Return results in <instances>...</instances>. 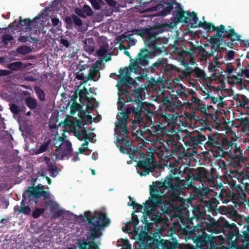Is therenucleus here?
<instances>
[{"instance_id":"obj_52","label":"nucleus","mask_w":249,"mask_h":249,"mask_svg":"<svg viewBox=\"0 0 249 249\" xmlns=\"http://www.w3.org/2000/svg\"><path fill=\"white\" fill-rule=\"evenodd\" d=\"M234 71H235V70L232 64L231 63H228L224 70V71L228 74H230Z\"/></svg>"},{"instance_id":"obj_33","label":"nucleus","mask_w":249,"mask_h":249,"mask_svg":"<svg viewBox=\"0 0 249 249\" xmlns=\"http://www.w3.org/2000/svg\"><path fill=\"white\" fill-rule=\"evenodd\" d=\"M228 78L229 79V83L230 84H239L242 87L243 86L244 87L246 86V84L243 81V79L240 77H238V76L232 75L231 76H228Z\"/></svg>"},{"instance_id":"obj_23","label":"nucleus","mask_w":249,"mask_h":249,"mask_svg":"<svg viewBox=\"0 0 249 249\" xmlns=\"http://www.w3.org/2000/svg\"><path fill=\"white\" fill-rule=\"evenodd\" d=\"M206 135L208 137V141H206L205 143V146L210 148H217L218 149L220 143L221 134L218 133H211L209 132L208 134H206Z\"/></svg>"},{"instance_id":"obj_17","label":"nucleus","mask_w":249,"mask_h":249,"mask_svg":"<svg viewBox=\"0 0 249 249\" xmlns=\"http://www.w3.org/2000/svg\"><path fill=\"white\" fill-rule=\"evenodd\" d=\"M240 37L241 36L236 33L234 29H231L226 36V38L229 39L230 41H224V44L230 48L233 49L234 46L237 45L235 41H238L242 43L244 46L249 47V40H244L240 39Z\"/></svg>"},{"instance_id":"obj_39","label":"nucleus","mask_w":249,"mask_h":249,"mask_svg":"<svg viewBox=\"0 0 249 249\" xmlns=\"http://www.w3.org/2000/svg\"><path fill=\"white\" fill-rule=\"evenodd\" d=\"M48 171L50 173V175L53 178L56 177L58 173V169L56 166H54L53 164H48Z\"/></svg>"},{"instance_id":"obj_11","label":"nucleus","mask_w":249,"mask_h":249,"mask_svg":"<svg viewBox=\"0 0 249 249\" xmlns=\"http://www.w3.org/2000/svg\"><path fill=\"white\" fill-rule=\"evenodd\" d=\"M208 228L213 232L219 233L225 230L229 231L232 236L238 237L239 231L235 223L230 224L226 219L222 216L216 221L214 218H211Z\"/></svg>"},{"instance_id":"obj_25","label":"nucleus","mask_w":249,"mask_h":249,"mask_svg":"<svg viewBox=\"0 0 249 249\" xmlns=\"http://www.w3.org/2000/svg\"><path fill=\"white\" fill-rule=\"evenodd\" d=\"M141 156L142 160H140L137 164V166L140 169H154L151 167V164L153 166L156 165V162L154 158L151 156L145 157L143 154V156Z\"/></svg>"},{"instance_id":"obj_7","label":"nucleus","mask_w":249,"mask_h":249,"mask_svg":"<svg viewBox=\"0 0 249 249\" xmlns=\"http://www.w3.org/2000/svg\"><path fill=\"white\" fill-rule=\"evenodd\" d=\"M246 180L249 181V176L247 174H237L236 175L228 180V184L232 190L236 193H234L230 190L228 191H221L219 197L223 203L228 204L231 202L233 204L237 203V200L239 198L242 200H245L247 195L243 189L244 184L246 183Z\"/></svg>"},{"instance_id":"obj_2","label":"nucleus","mask_w":249,"mask_h":249,"mask_svg":"<svg viewBox=\"0 0 249 249\" xmlns=\"http://www.w3.org/2000/svg\"><path fill=\"white\" fill-rule=\"evenodd\" d=\"M120 107L121 109L119 114L121 117L115 123V126L118 130H120L119 132L126 137L128 133L126 121L131 112L134 117L135 124H139L140 125H144L148 136H154L156 134H162L165 130V128L160 122L152 121L153 112L145 104L143 106L142 103L134 104V103L131 102L128 107H124L122 106Z\"/></svg>"},{"instance_id":"obj_59","label":"nucleus","mask_w":249,"mask_h":249,"mask_svg":"<svg viewBox=\"0 0 249 249\" xmlns=\"http://www.w3.org/2000/svg\"><path fill=\"white\" fill-rule=\"evenodd\" d=\"M125 102L123 98H121V97H119V101L117 102L118 108L119 110L121 111V108L120 107L122 106H124V107H125Z\"/></svg>"},{"instance_id":"obj_32","label":"nucleus","mask_w":249,"mask_h":249,"mask_svg":"<svg viewBox=\"0 0 249 249\" xmlns=\"http://www.w3.org/2000/svg\"><path fill=\"white\" fill-rule=\"evenodd\" d=\"M25 102L26 105L31 109L34 110L37 108V100L32 97H27L25 98Z\"/></svg>"},{"instance_id":"obj_44","label":"nucleus","mask_w":249,"mask_h":249,"mask_svg":"<svg viewBox=\"0 0 249 249\" xmlns=\"http://www.w3.org/2000/svg\"><path fill=\"white\" fill-rule=\"evenodd\" d=\"M92 7L95 10H99L101 8L100 4L104 3L103 0H89Z\"/></svg>"},{"instance_id":"obj_48","label":"nucleus","mask_w":249,"mask_h":249,"mask_svg":"<svg viewBox=\"0 0 249 249\" xmlns=\"http://www.w3.org/2000/svg\"><path fill=\"white\" fill-rule=\"evenodd\" d=\"M2 41L6 45H8V42L13 40L14 37L12 36L7 34L3 35L2 37Z\"/></svg>"},{"instance_id":"obj_20","label":"nucleus","mask_w":249,"mask_h":249,"mask_svg":"<svg viewBox=\"0 0 249 249\" xmlns=\"http://www.w3.org/2000/svg\"><path fill=\"white\" fill-rule=\"evenodd\" d=\"M177 0H161V3L158 4L157 7L160 9L162 8V10L160 12V15L162 16H165L169 14L171 11L173 9V5L174 3H176L177 5L176 10L174 14V17L177 10L178 2H176ZM178 4H180L179 3Z\"/></svg>"},{"instance_id":"obj_28","label":"nucleus","mask_w":249,"mask_h":249,"mask_svg":"<svg viewBox=\"0 0 249 249\" xmlns=\"http://www.w3.org/2000/svg\"><path fill=\"white\" fill-rule=\"evenodd\" d=\"M19 19L20 22L19 24H17V20H15L14 22L11 23V27L15 30L18 29L19 27H22L23 26H26V28L27 29H31L33 22V21L31 19L28 18L22 19L21 17L20 16L19 17Z\"/></svg>"},{"instance_id":"obj_8","label":"nucleus","mask_w":249,"mask_h":249,"mask_svg":"<svg viewBox=\"0 0 249 249\" xmlns=\"http://www.w3.org/2000/svg\"><path fill=\"white\" fill-rule=\"evenodd\" d=\"M198 197L201 200V204H196L192 208V220L195 219L197 221H201L203 216L206 214L207 211L212 212L214 211L219 203L218 201L214 197H212L208 200L205 199L208 197L206 191H200Z\"/></svg>"},{"instance_id":"obj_51","label":"nucleus","mask_w":249,"mask_h":249,"mask_svg":"<svg viewBox=\"0 0 249 249\" xmlns=\"http://www.w3.org/2000/svg\"><path fill=\"white\" fill-rule=\"evenodd\" d=\"M10 108L11 112L15 114H18L20 113L19 107L15 104H11Z\"/></svg>"},{"instance_id":"obj_1","label":"nucleus","mask_w":249,"mask_h":249,"mask_svg":"<svg viewBox=\"0 0 249 249\" xmlns=\"http://www.w3.org/2000/svg\"><path fill=\"white\" fill-rule=\"evenodd\" d=\"M208 171L203 167H199L194 174L190 169L181 172L175 168L170 170L168 176L164 178L162 182H156L151 189V198L157 202L161 203L160 196L162 194L160 187L164 186L166 196L173 202H183L184 199L180 196L183 190L193 186V181H205L208 178Z\"/></svg>"},{"instance_id":"obj_36","label":"nucleus","mask_w":249,"mask_h":249,"mask_svg":"<svg viewBox=\"0 0 249 249\" xmlns=\"http://www.w3.org/2000/svg\"><path fill=\"white\" fill-rule=\"evenodd\" d=\"M99 71L97 66L91 67L89 69V73L88 75V79L94 80V77L97 75Z\"/></svg>"},{"instance_id":"obj_9","label":"nucleus","mask_w":249,"mask_h":249,"mask_svg":"<svg viewBox=\"0 0 249 249\" xmlns=\"http://www.w3.org/2000/svg\"><path fill=\"white\" fill-rule=\"evenodd\" d=\"M147 50L149 52L148 63L145 66V69L143 70L145 73H144L142 76L144 74L146 75L148 72L151 73H156L158 75H160V74H162L163 75L165 74H172L174 72L176 71L181 72H183V71L179 68L172 64H168L167 59L163 58H158L151 66L147 68V66L148 65L149 59L151 55V52L149 50ZM142 67L144 68V66H142Z\"/></svg>"},{"instance_id":"obj_26","label":"nucleus","mask_w":249,"mask_h":249,"mask_svg":"<svg viewBox=\"0 0 249 249\" xmlns=\"http://www.w3.org/2000/svg\"><path fill=\"white\" fill-rule=\"evenodd\" d=\"M191 107L194 104L196 109L200 110L203 114L207 113V108L204 104L200 103V100L195 96L191 97L190 102L187 101L186 102Z\"/></svg>"},{"instance_id":"obj_64","label":"nucleus","mask_w":249,"mask_h":249,"mask_svg":"<svg viewBox=\"0 0 249 249\" xmlns=\"http://www.w3.org/2000/svg\"><path fill=\"white\" fill-rule=\"evenodd\" d=\"M25 79L26 80L30 82H35L37 80V79L33 75H28L25 76Z\"/></svg>"},{"instance_id":"obj_6","label":"nucleus","mask_w":249,"mask_h":249,"mask_svg":"<svg viewBox=\"0 0 249 249\" xmlns=\"http://www.w3.org/2000/svg\"><path fill=\"white\" fill-rule=\"evenodd\" d=\"M90 214V211H86L84 213V216L88 222V229L90 232V238L92 240L87 241L85 237L78 239L79 249H90V247L93 248L96 246L97 244L94 240L102 235L101 229L108 226L110 223L106 214L102 212L95 211L92 216Z\"/></svg>"},{"instance_id":"obj_61","label":"nucleus","mask_w":249,"mask_h":249,"mask_svg":"<svg viewBox=\"0 0 249 249\" xmlns=\"http://www.w3.org/2000/svg\"><path fill=\"white\" fill-rule=\"evenodd\" d=\"M88 93V92L87 89L85 87H84L83 89L82 90H80L78 92L79 98H82L83 95H87Z\"/></svg>"},{"instance_id":"obj_43","label":"nucleus","mask_w":249,"mask_h":249,"mask_svg":"<svg viewBox=\"0 0 249 249\" xmlns=\"http://www.w3.org/2000/svg\"><path fill=\"white\" fill-rule=\"evenodd\" d=\"M80 107V105L76 101H74V103H72L71 106L70 114L72 115H74Z\"/></svg>"},{"instance_id":"obj_37","label":"nucleus","mask_w":249,"mask_h":249,"mask_svg":"<svg viewBox=\"0 0 249 249\" xmlns=\"http://www.w3.org/2000/svg\"><path fill=\"white\" fill-rule=\"evenodd\" d=\"M16 51L20 54L25 55L31 53L32 49L29 46L26 45L21 46L17 49Z\"/></svg>"},{"instance_id":"obj_42","label":"nucleus","mask_w":249,"mask_h":249,"mask_svg":"<svg viewBox=\"0 0 249 249\" xmlns=\"http://www.w3.org/2000/svg\"><path fill=\"white\" fill-rule=\"evenodd\" d=\"M245 225H244V227L246 228V230L243 231V237H244L245 239H246L248 237V235L249 233V217H246L245 218Z\"/></svg>"},{"instance_id":"obj_21","label":"nucleus","mask_w":249,"mask_h":249,"mask_svg":"<svg viewBox=\"0 0 249 249\" xmlns=\"http://www.w3.org/2000/svg\"><path fill=\"white\" fill-rule=\"evenodd\" d=\"M152 249H177V242H171L163 239L159 240L155 239L151 246Z\"/></svg>"},{"instance_id":"obj_16","label":"nucleus","mask_w":249,"mask_h":249,"mask_svg":"<svg viewBox=\"0 0 249 249\" xmlns=\"http://www.w3.org/2000/svg\"><path fill=\"white\" fill-rule=\"evenodd\" d=\"M73 149L71 142L66 140L57 147L55 151V159L63 160L65 157L69 158L72 155Z\"/></svg>"},{"instance_id":"obj_50","label":"nucleus","mask_w":249,"mask_h":249,"mask_svg":"<svg viewBox=\"0 0 249 249\" xmlns=\"http://www.w3.org/2000/svg\"><path fill=\"white\" fill-rule=\"evenodd\" d=\"M79 117L82 120L83 122H84L86 124L88 122L90 121V123L92 122V116L90 115H86L84 116H82L80 112H79L78 114Z\"/></svg>"},{"instance_id":"obj_12","label":"nucleus","mask_w":249,"mask_h":249,"mask_svg":"<svg viewBox=\"0 0 249 249\" xmlns=\"http://www.w3.org/2000/svg\"><path fill=\"white\" fill-rule=\"evenodd\" d=\"M194 242L196 244V247H192L191 249H233L229 245L228 248L224 246L219 247L214 241L213 236L208 235L205 232H202L193 238Z\"/></svg>"},{"instance_id":"obj_46","label":"nucleus","mask_w":249,"mask_h":249,"mask_svg":"<svg viewBox=\"0 0 249 249\" xmlns=\"http://www.w3.org/2000/svg\"><path fill=\"white\" fill-rule=\"evenodd\" d=\"M133 30L124 32L122 36V37L128 41L133 38L134 34H136V31H132Z\"/></svg>"},{"instance_id":"obj_5","label":"nucleus","mask_w":249,"mask_h":249,"mask_svg":"<svg viewBox=\"0 0 249 249\" xmlns=\"http://www.w3.org/2000/svg\"><path fill=\"white\" fill-rule=\"evenodd\" d=\"M149 52L146 49L142 50L139 54L136 60L131 61L130 69L121 68L119 70L120 74V80L118 81L116 87L118 89V96L120 97L121 94H125L126 100L129 97L128 89L131 85L136 84L133 79L130 77L131 72L142 75L144 72L145 67L148 63Z\"/></svg>"},{"instance_id":"obj_38","label":"nucleus","mask_w":249,"mask_h":249,"mask_svg":"<svg viewBox=\"0 0 249 249\" xmlns=\"http://www.w3.org/2000/svg\"><path fill=\"white\" fill-rule=\"evenodd\" d=\"M37 97L40 101H44L45 99V93L39 87L36 86L34 88Z\"/></svg>"},{"instance_id":"obj_30","label":"nucleus","mask_w":249,"mask_h":249,"mask_svg":"<svg viewBox=\"0 0 249 249\" xmlns=\"http://www.w3.org/2000/svg\"><path fill=\"white\" fill-rule=\"evenodd\" d=\"M32 64L28 63V64H23L21 61H17L9 64L7 68L13 71H18L20 70L25 69L28 66H31Z\"/></svg>"},{"instance_id":"obj_22","label":"nucleus","mask_w":249,"mask_h":249,"mask_svg":"<svg viewBox=\"0 0 249 249\" xmlns=\"http://www.w3.org/2000/svg\"><path fill=\"white\" fill-rule=\"evenodd\" d=\"M234 153H230L228 154V157L230 158L231 161L234 162L235 165H240V163H245L247 160V158L243 156L242 150L240 147H233Z\"/></svg>"},{"instance_id":"obj_41","label":"nucleus","mask_w":249,"mask_h":249,"mask_svg":"<svg viewBox=\"0 0 249 249\" xmlns=\"http://www.w3.org/2000/svg\"><path fill=\"white\" fill-rule=\"evenodd\" d=\"M238 76L246 77L249 78V64L244 69L240 70V72L237 74Z\"/></svg>"},{"instance_id":"obj_62","label":"nucleus","mask_w":249,"mask_h":249,"mask_svg":"<svg viewBox=\"0 0 249 249\" xmlns=\"http://www.w3.org/2000/svg\"><path fill=\"white\" fill-rule=\"evenodd\" d=\"M196 73L198 77L203 78L205 76V72L202 70L198 69L196 71Z\"/></svg>"},{"instance_id":"obj_55","label":"nucleus","mask_w":249,"mask_h":249,"mask_svg":"<svg viewBox=\"0 0 249 249\" xmlns=\"http://www.w3.org/2000/svg\"><path fill=\"white\" fill-rule=\"evenodd\" d=\"M84 13L86 14V16H91L93 14V11L91 8L88 5H85L83 8Z\"/></svg>"},{"instance_id":"obj_56","label":"nucleus","mask_w":249,"mask_h":249,"mask_svg":"<svg viewBox=\"0 0 249 249\" xmlns=\"http://www.w3.org/2000/svg\"><path fill=\"white\" fill-rule=\"evenodd\" d=\"M107 52V50L106 47H101L99 50H97L96 53L100 57L103 56Z\"/></svg>"},{"instance_id":"obj_35","label":"nucleus","mask_w":249,"mask_h":249,"mask_svg":"<svg viewBox=\"0 0 249 249\" xmlns=\"http://www.w3.org/2000/svg\"><path fill=\"white\" fill-rule=\"evenodd\" d=\"M150 247V245L146 244L143 239H140L135 244L136 249H149Z\"/></svg>"},{"instance_id":"obj_49","label":"nucleus","mask_w":249,"mask_h":249,"mask_svg":"<svg viewBox=\"0 0 249 249\" xmlns=\"http://www.w3.org/2000/svg\"><path fill=\"white\" fill-rule=\"evenodd\" d=\"M48 146L49 144L47 143H44L41 144L39 148L37 150H36V154H38L45 152L47 150Z\"/></svg>"},{"instance_id":"obj_14","label":"nucleus","mask_w":249,"mask_h":249,"mask_svg":"<svg viewBox=\"0 0 249 249\" xmlns=\"http://www.w3.org/2000/svg\"><path fill=\"white\" fill-rule=\"evenodd\" d=\"M29 195V203L32 204L34 203L38 204L40 202L41 197H43L44 200L49 198V194L44 190L43 185H39L36 186H30L26 190Z\"/></svg>"},{"instance_id":"obj_45","label":"nucleus","mask_w":249,"mask_h":249,"mask_svg":"<svg viewBox=\"0 0 249 249\" xmlns=\"http://www.w3.org/2000/svg\"><path fill=\"white\" fill-rule=\"evenodd\" d=\"M139 223V219L137 217L136 215L134 214V213H133L132 214L131 219L129 220V221L125 223L126 227L128 226V225L129 224H133L134 226L137 225Z\"/></svg>"},{"instance_id":"obj_47","label":"nucleus","mask_w":249,"mask_h":249,"mask_svg":"<svg viewBox=\"0 0 249 249\" xmlns=\"http://www.w3.org/2000/svg\"><path fill=\"white\" fill-rule=\"evenodd\" d=\"M44 213V209L42 208H36L32 213V216L34 218H37Z\"/></svg>"},{"instance_id":"obj_18","label":"nucleus","mask_w":249,"mask_h":249,"mask_svg":"<svg viewBox=\"0 0 249 249\" xmlns=\"http://www.w3.org/2000/svg\"><path fill=\"white\" fill-rule=\"evenodd\" d=\"M206 129L201 130L200 132H195L189 137L188 142L190 146L195 147L196 145L203 144L206 139Z\"/></svg>"},{"instance_id":"obj_3","label":"nucleus","mask_w":249,"mask_h":249,"mask_svg":"<svg viewBox=\"0 0 249 249\" xmlns=\"http://www.w3.org/2000/svg\"><path fill=\"white\" fill-rule=\"evenodd\" d=\"M178 4L177 10L174 21L169 24H165L169 27H174L178 23H184L188 24L191 28L202 27L209 32L211 30L216 33L213 37L211 38V42L213 44L218 43V46L224 44V38L228 34L229 29H226L224 25L221 24L219 27H215L213 23L201 21H198V18L195 12H189L182 9L180 4Z\"/></svg>"},{"instance_id":"obj_53","label":"nucleus","mask_w":249,"mask_h":249,"mask_svg":"<svg viewBox=\"0 0 249 249\" xmlns=\"http://www.w3.org/2000/svg\"><path fill=\"white\" fill-rule=\"evenodd\" d=\"M74 12L76 15L82 18H86V15L84 13L83 9L79 7H77L74 10Z\"/></svg>"},{"instance_id":"obj_13","label":"nucleus","mask_w":249,"mask_h":249,"mask_svg":"<svg viewBox=\"0 0 249 249\" xmlns=\"http://www.w3.org/2000/svg\"><path fill=\"white\" fill-rule=\"evenodd\" d=\"M132 31H136V35L145 38L144 43L146 46L149 47L153 46L154 48L156 47L158 41L157 36L160 33L156 29L149 28L135 29H133Z\"/></svg>"},{"instance_id":"obj_31","label":"nucleus","mask_w":249,"mask_h":249,"mask_svg":"<svg viewBox=\"0 0 249 249\" xmlns=\"http://www.w3.org/2000/svg\"><path fill=\"white\" fill-rule=\"evenodd\" d=\"M189 47L190 48L189 50H184L182 49L179 50L178 49H176V51L178 56L180 58H185L187 56H190L191 57H194L195 52L194 51L193 46L190 45L189 44Z\"/></svg>"},{"instance_id":"obj_57","label":"nucleus","mask_w":249,"mask_h":249,"mask_svg":"<svg viewBox=\"0 0 249 249\" xmlns=\"http://www.w3.org/2000/svg\"><path fill=\"white\" fill-rule=\"evenodd\" d=\"M240 98V106L245 107V105L248 103V99L247 98L246 96L244 95H241Z\"/></svg>"},{"instance_id":"obj_60","label":"nucleus","mask_w":249,"mask_h":249,"mask_svg":"<svg viewBox=\"0 0 249 249\" xmlns=\"http://www.w3.org/2000/svg\"><path fill=\"white\" fill-rule=\"evenodd\" d=\"M60 43L66 48H68L70 46L69 41L66 39L61 38L60 40Z\"/></svg>"},{"instance_id":"obj_19","label":"nucleus","mask_w":249,"mask_h":249,"mask_svg":"<svg viewBox=\"0 0 249 249\" xmlns=\"http://www.w3.org/2000/svg\"><path fill=\"white\" fill-rule=\"evenodd\" d=\"M234 141H235V139L229 140L226 137H223L217 149L219 151V153L222 156H228L233 147L237 146V144L234 142Z\"/></svg>"},{"instance_id":"obj_15","label":"nucleus","mask_w":249,"mask_h":249,"mask_svg":"<svg viewBox=\"0 0 249 249\" xmlns=\"http://www.w3.org/2000/svg\"><path fill=\"white\" fill-rule=\"evenodd\" d=\"M117 141L118 142H121L124 144V145L121 146L120 147V151L123 153H126L129 155L130 159H133L135 158V153H138L140 155L143 156V153L142 152L141 149L131 144V142L128 140L124 138H118Z\"/></svg>"},{"instance_id":"obj_27","label":"nucleus","mask_w":249,"mask_h":249,"mask_svg":"<svg viewBox=\"0 0 249 249\" xmlns=\"http://www.w3.org/2000/svg\"><path fill=\"white\" fill-rule=\"evenodd\" d=\"M64 21L67 27H71L73 23L75 27H80L83 24L82 20L76 15L72 14L70 16H66L64 18Z\"/></svg>"},{"instance_id":"obj_54","label":"nucleus","mask_w":249,"mask_h":249,"mask_svg":"<svg viewBox=\"0 0 249 249\" xmlns=\"http://www.w3.org/2000/svg\"><path fill=\"white\" fill-rule=\"evenodd\" d=\"M142 171L137 170V173L141 176H145L152 172L154 169H142Z\"/></svg>"},{"instance_id":"obj_4","label":"nucleus","mask_w":249,"mask_h":249,"mask_svg":"<svg viewBox=\"0 0 249 249\" xmlns=\"http://www.w3.org/2000/svg\"><path fill=\"white\" fill-rule=\"evenodd\" d=\"M165 130L161 134H156L154 136H148L149 138L152 137L153 142H159L164 151L170 152L169 153V159H173L174 161L173 163L170 162L171 165V170L175 168L178 169V164L179 161L183 159L187 160L188 156L187 152L185 151L182 145L174 139V137L178 135V133L174 129L172 131L168 130L165 126Z\"/></svg>"},{"instance_id":"obj_58","label":"nucleus","mask_w":249,"mask_h":249,"mask_svg":"<svg viewBox=\"0 0 249 249\" xmlns=\"http://www.w3.org/2000/svg\"><path fill=\"white\" fill-rule=\"evenodd\" d=\"M27 198L29 199V195L26 191L22 194V199L20 202V206H25V201Z\"/></svg>"},{"instance_id":"obj_63","label":"nucleus","mask_w":249,"mask_h":249,"mask_svg":"<svg viewBox=\"0 0 249 249\" xmlns=\"http://www.w3.org/2000/svg\"><path fill=\"white\" fill-rule=\"evenodd\" d=\"M124 248L121 249H132L131 245L128 243V240L126 239L124 242Z\"/></svg>"},{"instance_id":"obj_10","label":"nucleus","mask_w":249,"mask_h":249,"mask_svg":"<svg viewBox=\"0 0 249 249\" xmlns=\"http://www.w3.org/2000/svg\"><path fill=\"white\" fill-rule=\"evenodd\" d=\"M159 182L158 181L153 182L152 185H150V196L149 197V199L145 202V203H143V205L139 204L137 203L136 205V207L135 208L137 209V211L135 212H139V210H142L143 208L144 212L142 213L143 217L142 219H141V221L143 223H145L147 224L149 222V220H148V216H149L152 213L155 211L158 206L159 204H161L164 202V198L167 197L166 196V191H165V187L164 186L160 187V190L161 191L162 194H161L160 196L161 201L162 202L161 203L158 202L156 201H154L151 197V189L152 188V186L154 185V183Z\"/></svg>"},{"instance_id":"obj_29","label":"nucleus","mask_w":249,"mask_h":249,"mask_svg":"<svg viewBox=\"0 0 249 249\" xmlns=\"http://www.w3.org/2000/svg\"><path fill=\"white\" fill-rule=\"evenodd\" d=\"M190 45L193 46L194 52L195 51H197L198 53L201 54L202 57L205 59L210 58L213 53V47L212 46L211 47V52L210 53L209 52L207 51L202 46H196L193 42H190Z\"/></svg>"},{"instance_id":"obj_24","label":"nucleus","mask_w":249,"mask_h":249,"mask_svg":"<svg viewBox=\"0 0 249 249\" xmlns=\"http://www.w3.org/2000/svg\"><path fill=\"white\" fill-rule=\"evenodd\" d=\"M130 93L132 97L129 96L128 98H127L128 102L134 103V104L142 103L143 106L144 104H145V105L148 106L149 108L151 109V107H153V105L151 104L145 102H142V96L141 95V90L139 89H135L132 90Z\"/></svg>"},{"instance_id":"obj_34","label":"nucleus","mask_w":249,"mask_h":249,"mask_svg":"<svg viewBox=\"0 0 249 249\" xmlns=\"http://www.w3.org/2000/svg\"><path fill=\"white\" fill-rule=\"evenodd\" d=\"M14 212L15 213H23L26 215H28L31 213V209L28 206H19L16 205L14 208Z\"/></svg>"},{"instance_id":"obj_40","label":"nucleus","mask_w":249,"mask_h":249,"mask_svg":"<svg viewBox=\"0 0 249 249\" xmlns=\"http://www.w3.org/2000/svg\"><path fill=\"white\" fill-rule=\"evenodd\" d=\"M177 93V95L180 97L182 100L186 102L187 101H188V98L189 97V94L185 92V89H182L181 90H178Z\"/></svg>"}]
</instances>
